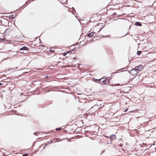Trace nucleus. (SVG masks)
<instances>
[{"instance_id":"1","label":"nucleus","mask_w":156,"mask_h":156,"mask_svg":"<svg viewBox=\"0 0 156 156\" xmlns=\"http://www.w3.org/2000/svg\"><path fill=\"white\" fill-rule=\"evenodd\" d=\"M102 26V24L100 23L94 27L93 28V30L94 31V32L96 33L99 32L102 29L103 27Z\"/></svg>"},{"instance_id":"2","label":"nucleus","mask_w":156,"mask_h":156,"mask_svg":"<svg viewBox=\"0 0 156 156\" xmlns=\"http://www.w3.org/2000/svg\"><path fill=\"white\" fill-rule=\"evenodd\" d=\"M138 67H135V68L134 69H131L130 71H129V73L132 76H134L138 73V69L137 68Z\"/></svg>"},{"instance_id":"3","label":"nucleus","mask_w":156,"mask_h":156,"mask_svg":"<svg viewBox=\"0 0 156 156\" xmlns=\"http://www.w3.org/2000/svg\"><path fill=\"white\" fill-rule=\"evenodd\" d=\"M122 146L123 144H120L118 146V148L120 152H121V150L124 152L125 151H126L127 149V147H124L123 148L122 147Z\"/></svg>"},{"instance_id":"4","label":"nucleus","mask_w":156,"mask_h":156,"mask_svg":"<svg viewBox=\"0 0 156 156\" xmlns=\"http://www.w3.org/2000/svg\"><path fill=\"white\" fill-rule=\"evenodd\" d=\"M108 80L106 78H102L100 79V84L105 85L107 83Z\"/></svg>"},{"instance_id":"5","label":"nucleus","mask_w":156,"mask_h":156,"mask_svg":"<svg viewBox=\"0 0 156 156\" xmlns=\"http://www.w3.org/2000/svg\"><path fill=\"white\" fill-rule=\"evenodd\" d=\"M52 143L53 142L52 140H50L49 141L47 142L45 144H43L41 145H40V147L41 146L44 145V144H45V146H48L49 145V144H52Z\"/></svg>"},{"instance_id":"6","label":"nucleus","mask_w":156,"mask_h":156,"mask_svg":"<svg viewBox=\"0 0 156 156\" xmlns=\"http://www.w3.org/2000/svg\"><path fill=\"white\" fill-rule=\"evenodd\" d=\"M94 31L91 32L87 34V37H92L94 35Z\"/></svg>"},{"instance_id":"7","label":"nucleus","mask_w":156,"mask_h":156,"mask_svg":"<svg viewBox=\"0 0 156 156\" xmlns=\"http://www.w3.org/2000/svg\"><path fill=\"white\" fill-rule=\"evenodd\" d=\"M28 48L26 46H23V47L21 48L20 49V50H28Z\"/></svg>"},{"instance_id":"8","label":"nucleus","mask_w":156,"mask_h":156,"mask_svg":"<svg viewBox=\"0 0 156 156\" xmlns=\"http://www.w3.org/2000/svg\"><path fill=\"white\" fill-rule=\"evenodd\" d=\"M116 139V136L115 135H113L111 136V140H113Z\"/></svg>"},{"instance_id":"9","label":"nucleus","mask_w":156,"mask_h":156,"mask_svg":"<svg viewBox=\"0 0 156 156\" xmlns=\"http://www.w3.org/2000/svg\"><path fill=\"white\" fill-rule=\"evenodd\" d=\"M16 16V15H10L9 16V18L10 19H13L15 18Z\"/></svg>"},{"instance_id":"10","label":"nucleus","mask_w":156,"mask_h":156,"mask_svg":"<svg viewBox=\"0 0 156 156\" xmlns=\"http://www.w3.org/2000/svg\"><path fill=\"white\" fill-rule=\"evenodd\" d=\"M137 67H138V68H137L138 71L141 70L143 68L142 66H137Z\"/></svg>"},{"instance_id":"11","label":"nucleus","mask_w":156,"mask_h":156,"mask_svg":"<svg viewBox=\"0 0 156 156\" xmlns=\"http://www.w3.org/2000/svg\"><path fill=\"white\" fill-rule=\"evenodd\" d=\"M135 25L137 26H141L142 25V24L140 23V22H136L135 23Z\"/></svg>"},{"instance_id":"12","label":"nucleus","mask_w":156,"mask_h":156,"mask_svg":"<svg viewBox=\"0 0 156 156\" xmlns=\"http://www.w3.org/2000/svg\"><path fill=\"white\" fill-rule=\"evenodd\" d=\"M62 127H60V128H56V129L55 130L56 131H59V130H62Z\"/></svg>"},{"instance_id":"13","label":"nucleus","mask_w":156,"mask_h":156,"mask_svg":"<svg viewBox=\"0 0 156 156\" xmlns=\"http://www.w3.org/2000/svg\"><path fill=\"white\" fill-rule=\"evenodd\" d=\"M98 110H99V111H101L102 110H104L105 109L103 108H98Z\"/></svg>"},{"instance_id":"14","label":"nucleus","mask_w":156,"mask_h":156,"mask_svg":"<svg viewBox=\"0 0 156 156\" xmlns=\"http://www.w3.org/2000/svg\"><path fill=\"white\" fill-rule=\"evenodd\" d=\"M100 79H99V80L95 79V81L96 82H98L99 83H100Z\"/></svg>"},{"instance_id":"15","label":"nucleus","mask_w":156,"mask_h":156,"mask_svg":"<svg viewBox=\"0 0 156 156\" xmlns=\"http://www.w3.org/2000/svg\"><path fill=\"white\" fill-rule=\"evenodd\" d=\"M141 53V52L140 51H138L137 52V54L138 55H139Z\"/></svg>"},{"instance_id":"16","label":"nucleus","mask_w":156,"mask_h":156,"mask_svg":"<svg viewBox=\"0 0 156 156\" xmlns=\"http://www.w3.org/2000/svg\"><path fill=\"white\" fill-rule=\"evenodd\" d=\"M23 156H28L27 154H25L23 155Z\"/></svg>"},{"instance_id":"17","label":"nucleus","mask_w":156,"mask_h":156,"mask_svg":"<svg viewBox=\"0 0 156 156\" xmlns=\"http://www.w3.org/2000/svg\"><path fill=\"white\" fill-rule=\"evenodd\" d=\"M66 54L67 53H64L63 54V55L64 56H65L66 55Z\"/></svg>"},{"instance_id":"18","label":"nucleus","mask_w":156,"mask_h":156,"mask_svg":"<svg viewBox=\"0 0 156 156\" xmlns=\"http://www.w3.org/2000/svg\"><path fill=\"white\" fill-rule=\"evenodd\" d=\"M50 51L51 52H54V50H52L51 49L50 50Z\"/></svg>"},{"instance_id":"19","label":"nucleus","mask_w":156,"mask_h":156,"mask_svg":"<svg viewBox=\"0 0 156 156\" xmlns=\"http://www.w3.org/2000/svg\"><path fill=\"white\" fill-rule=\"evenodd\" d=\"M76 57H74L73 58V60H75L76 59Z\"/></svg>"},{"instance_id":"20","label":"nucleus","mask_w":156,"mask_h":156,"mask_svg":"<svg viewBox=\"0 0 156 156\" xmlns=\"http://www.w3.org/2000/svg\"><path fill=\"white\" fill-rule=\"evenodd\" d=\"M2 41H5V39L4 38L2 39Z\"/></svg>"},{"instance_id":"21","label":"nucleus","mask_w":156,"mask_h":156,"mask_svg":"<svg viewBox=\"0 0 156 156\" xmlns=\"http://www.w3.org/2000/svg\"><path fill=\"white\" fill-rule=\"evenodd\" d=\"M51 54V53L50 52H49V53H48V55H50Z\"/></svg>"},{"instance_id":"22","label":"nucleus","mask_w":156,"mask_h":156,"mask_svg":"<svg viewBox=\"0 0 156 156\" xmlns=\"http://www.w3.org/2000/svg\"><path fill=\"white\" fill-rule=\"evenodd\" d=\"M44 147H43V149H44L45 148V146H45V144H44Z\"/></svg>"},{"instance_id":"23","label":"nucleus","mask_w":156,"mask_h":156,"mask_svg":"<svg viewBox=\"0 0 156 156\" xmlns=\"http://www.w3.org/2000/svg\"><path fill=\"white\" fill-rule=\"evenodd\" d=\"M48 76H46V78H48Z\"/></svg>"},{"instance_id":"24","label":"nucleus","mask_w":156,"mask_h":156,"mask_svg":"<svg viewBox=\"0 0 156 156\" xmlns=\"http://www.w3.org/2000/svg\"><path fill=\"white\" fill-rule=\"evenodd\" d=\"M105 136L106 137H107V138L108 137V136Z\"/></svg>"},{"instance_id":"25","label":"nucleus","mask_w":156,"mask_h":156,"mask_svg":"<svg viewBox=\"0 0 156 156\" xmlns=\"http://www.w3.org/2000/svg\"><path fill=\"white\" fill-rule=\"evenodd\" d=\"M69 52V53L70 52V51H68V53Z\"/></svg>"},{"instance_id":"26","label":"nucleus","mask_w":156,"mask_h":156,"mask_svg":"<svg viewBox=\"0 0 156 156\" xmlns=\"http://www.w3.org/2000/svg\"><path fill=\"white\" fill-rule=\"evenodd\" d=\"M42 46H40V47H42Z\"/></svg>"},{"instance_id":"27","label":"nucleus","mask_w":156,"mask_h":156,"mask_svg":"<svg viewBox=\"0 0 156 156\" xmlns=\"http://www.w3.org/2000/svg\"><path fill=\"white\" fill-rule=\"evenodd\" d=\"M92 30V29H91V30H90V31H91V30Z\"/></svg>"},{"instance_id":"28","label":"nucleus","mask_w":156,"mask_h":156,"mask_svg":"<svg viewBox=\"0 0 156 156\" xmlns=\"http://www.w3.org/2000/svg\"><path fill=\"white\" fill-rule=\"evenodd\" d=\"M5 156H6V155H5Z\"/></svg>"},{"instance_id":"29","label":"nucleus","mask_w":156,"mask_h":156,"mask_svg":"<svg viewBox=\"0 0 156 156\" xmlns=\"http://www.w3.org/2000/svg\"><path fill=\"white\" fill-rule=\"evenodd\" d=\"M155 48L156 49V47H155Z\"/></svg>"}]
</instances>
